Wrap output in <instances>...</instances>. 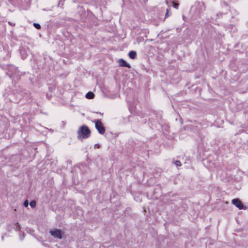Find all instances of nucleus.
<instances>
[{
  "mask_svg": "<svg viewBox=\"0 0 248 248\" xmlns=\"http://www.w3.org/2000/svg\"><path fill=\"white\" fill-rule=\"evenodd\" d=\"M78 139H87L91 135V131L87 125L81 126L78 130Z\"/></svg>",
  "mask_w": 248,
  "mask_h": 248,
  "instance_id": "obj_1",
  "label": "nucleus"
},
{
  "mask_svg": "<svg viewBox=\"0 0 248 248\" xmlns=\"http://www.w3.org/2000/svg\"><path fill=\"white\" fill-rule=\"evenodd\" d=\"M95 128L100 134H104L105 132V128L103 125L101 121L97 120L95 122Z\"/></svg>",
  "mask_w": 248,
  "mask_h": 248,
  "instance_id": "obj_2",
  "label": "nucleus"
},
{
  "mask_svg": "<svg viewBox=\"0 0 248 248\" xmlns=\"http://www.w3.org/2000/svg\"><path fill=\"white\" fill-rule=\"evenodd\" d=\"M232 202L233 204H234L236 207H237L239 209H247V207L244 206L242 202L238 199H233L232 201Z\"/></svg>",
  "mask_w": 248,
  "mask_h": 248,
  "instance_id": "obj_3",
  "label": "nucleus"
},
{
  "mask_svg": "<svg viewBox=\"0 0 248 248\" xmlns=\"http://www.w3.org/2000/svg\"><path fill=\"white\" fill-rule=\"evenodd\" d=\"M50 233L55 238H59L60 239L62 238V231L60 229H57L55 231H50Z\"/></svg>",
  "mask_w": 248,
  "mask_h": 248,
  "instance_id": "obj_4",
  "label": "nucleus"
},
{
  "mask_svg": "<svg viewBox=\"0 0 248 248\" xmlns=\"http://www.w3.org/2000/svg\"><path fill=\"white\" fill-rule=\"evenodd\" d=\"M117 62L119 64V65L121 67H125L130 68L131 67L130 65L128 64L123 59H120L118 60Z\"/></svg>",
  "mask_w": 248,
  "mask_h": 248,
  "instance_id": "obj_5",
  "label": "nucleus"
},
{
  "mask_svg": "<svg viewBox=\"0 0 248 248\" xmlns=\"http://www.w3.org/2000/svg\"><path fill=\"white\" fill-rule=\"evenodd\" d=\"M94 97V94L91 92L87 93L86 94V97L88 99H93Z\"/></svg>",
  "mask_w": 248,
  "mask_h": 248,
  "instance_id": "obj_6",
  "label": "nucleus"
},
{
  "mask_svg": "<svg viewBox=\"0 0 248 248\" xmlns=\"http://www.w3.org/2000/svg\"><path fill=\"white\" fill-rule=\"evenodd\" d=\"M136 55H137L136 52L134 51H131L129 53V56L132 59H135Z\"/></svg>",
  "mask_w": 248,
  "mask_h": 248,
  "instance_id": "obj_7",
  "label": "nucleus"
},
{
  "mask_svg": "<svg viewBox=\"0 0 248 248\" xmlns=\"http://www.w3.org/2000/svg\"><path fill=\"white\" fill-rule=\"evenodd\" d=\"M172 6L174 8L176 9L179 8V4L177 2H175V1L172 2Z\"/></svg>",
  "mask_w": 248,
  "mask_h": 248,
  "instance_id": "obj_8",
  "label": "nucleus"
},
{
  "mask_svg": "<svg viewBox=\"0 0 248 248\" xmlns=\"http://www.w3.org/2000/svg\"><path fill=\"white\" fill-rule=\"evenodd\" d=\"M30 204L32 208H34L36 206V202L35 201H32L30 202Z\"/></svg>",
  "mask_w": 248,
  "mask_h": 248,
  "instance_id": "obj_9",
  "label": "nucleus"
},
{
  "mask_svg": "<svg viewBox=\"0 0 248 248\" xmlns=\"http://www.w3.org/2000/svg\"><path fill=\"white\" fill-rule=\"evenodd\" d=\"M33 26L37 29H41V26L38 23H34Z\"/></svg>",
  "mask_w": 248,
  "mask_h": 248,
  "instance_id": "obj_10",
  "label": "nucleus"
},
{
  "mask_svg": "<svg viewBox=\"0 0 248 248\" xmlns=\"http://www.w3.org/2000/svg\"><path fill=\"white\" fill-rule=\"evenodd\" d=\"M174 164L177 166H181V163L179 160H176L175 161Z\"/></svg>",
  "mask_w": 248,
  "mask_h": 248,
  "instance_id": "obj_11",
  "label": "nucleus"
},
{
  "mask_svg": "<svg viewBox=\"0 0 248 248\" xmlns=\"http://www.w3.org/2000/svg\"><path fill=\"white\" fill-rule=\"evenodd\" d=\"M28 204H29V202H28V200H26L24 202V205L25 207H28Z\"/></svg>",
  "mask_w": 248,
  "mask_h": 248,
  "instance_id": "obj_12",
  "label": "nucleus"
},
{
  "mask_svg": "<svg viewBox=\"0 0 248 248\" xmlns=\"http://www.w3.org/2000/svg\"><path fill=\"white\" fill-rule=\"evenodd\" d=\"M169 12V9H167V10H166V15H165V17H166L168 16V15Z\"/></svg>",
  "mask_w": 248,
  "mask_h": 248,
  "instance_id": "obj_13",
  "label": "nucleus"
}]
</instances>
